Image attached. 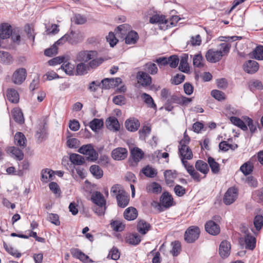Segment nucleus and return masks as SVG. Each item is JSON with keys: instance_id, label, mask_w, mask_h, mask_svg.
Segmentation results:
<instances>
[{"instance_id": "f257e3e1", "label": "nucleus", "mask_w": 263, "mask_h": 263, "mask_svg": "<svg viewBox=\"0 0 263 263\" xmlns=\"http://www.w3.org/2000/svg\"><path fill=\"white\" fill-rule=\"evenodd\" d=\"M231 45L227 43L220 44L217 49H210L205 54L206 60L211 63H216L220 61L222 57L227 55L230 50Z\"/></svg>"}, {"instance_id": "f03ea898", "label": "nucleus", "mask_w": 263, "mask_h": 263, "mask_svg": "<svg viewBox=\"0 0 263 263\" xmlns=\"http://www.w3.org/2000/svg\"><path fill=\"white\" fill-rule=\"evenodd\" d=\"M91 200L95 204L92 208L93 211L98 216L104 215L106 210V201L103 194L100 192L95 191L91 194Z\"/></svg>"}, {"instance_id": "7ed1b4c3", "label": "nucleus", "mask_w": 263, "mask_h": 263, "mask_svg": "<svg viewBox=\"0 0 263 263\" xmlns=\"http://www.w3.org/2000/svg\"><path fill=\"white\" fill-rule=\"evenodd\" d=\"M78 152L86 156L88 160L92 162L96 161L98 158V154L94 149L93 146L91 144L83 145L80 147Z\"/></svg>"}, {"instance_id": "20e7f679", "label": "nucleus", "mask_w": 263, "mask_h": 263, "mask_svg": "<svg viewBox=\"0 0 263 263\" xmlns=\"http://www.w3.org/2000/svg\"><path fill=\"white\" fill-rule=\"evenodd\" d=\"M200 231L197 226H191L185 231L184 239L187 243L194 242L199 236Z\"/></svg>"}, {"instance_id": "39448f33", "label": "nucleus", "mask_w": 263, "mask_h": 263, "mask_svg": "<svg viewBox=\"0 0 263 263\" xmlns=\"http://www.w3.org/2000/svg\"><path fill=\"white\" fill-rule=\"evenodd\" d=\"M97 56V52L93 50H82L79 52L76 57V60L82 63H86Z\"/></svg>"}, {"instance_id": "423d86ee", "label": "nucleus", "mask_w": 263, "mask_h": 263, "mask_svg": "<svg viewBox=\"0 0 263 263\" xmlns=\"http://www.w3.org/2000/svg\"><path fill=\"white\" fill-rule=\"evenodd\" d=\"M179 153L182 163L185 165V162L188 163L186 160H190L193 158V153L187 145H179Z\"/></svg>"}, {"instance_id": "0eeeda50", "label": "nucleus", "mask_w": 263, "mask_h": 263, "mask_svg": "<svg viewBox=\"0 0 263 263\" xmlns=\"http://www.w3.org/2000/svg\"><path fill=\"white\" fill-rule=\"evenodd\" d=\"M26 77V70L24 68H20L14 72L12 81L15 84L20 85L25 80Z\"/></svg>"}, {"instance_id": "6e6552de", "label": "nucleus", "mask_w": 263, "mask_h": 263, "mask_svg": "<svg viewBox=\"0 0 263 263\" xmlns=\"http://www.w3.org/2000/svg\"><path fill=\"white\" fill-rule=\"evenodd\" d=\"M237 196V190L235 187H230L226 192L223 201L226 205H230L236 200Z\"/></svg>"}, {"instance_id": "1a4fd4ad", "label": "nucleus", "mask_w": 263, "mask_h": 263, "mask_svg": "<svg viewBox=\"0 0 263 263\" xmlns=\"http://www.w3.org/2000/svg\"><path fill=\"white\" fill-rule=\"evenodd\" d=\"M137 79L139 84L143 86H147L152 83V78L146 72L139 71L137 74Z\"/></svg>"}, {"instance_id": "9d476101", "label": "nucleus", "mask_w": 263, "mask_h": 263, "mask_svg": "<svg viewBox=\"0 0 263 263\" xmlns=\"http://www.w3.org/2000/svg\"><path fill=\"white\" fill-rule=\"evenodd\" d=\"M127 156V151L125 148L118 147L112 150V158L116 160H121L125 159Z\"/></svg>"}, {"instance_id": "9b49d317", "label": "nucleus", "mask_w": 263, "mask_h": 263, "mask_svg": "<svg viewBox=\"0 0 263 263\" xmlns=\"http://www.w3.org/2000/svg\"><path fill=\"white\" fill-rule=\"evenodd\" d=\"M205 229L208 233L213 235H218L220 231L219 225L213 220H210L205 223Z\"/></svg>"}, {"instance_id": "f8f14e48", "label": "nucleus", "mask_w": 263, "mask_h": 263, "mask_svg": "<svg viewBox=\"0 0 263 263\" xmlns=\"http://www.w3.org/2000/svg\"><path fill=\"white\" fill-rule=\"evenodd\" d=\"M231 251V244L227 241H222L219 246V253L220 256L222 258H226L228 257L230 254Z\"/></svg>"}, {"instance_id": "ddd939ff", "label": "nucleus", "mask_w": 263, "mask_h": 263, "mask_svg": "<svg viewBox=\"0 0 263 263\" xmlns=\"http://www.w3.org/2000/svg\"><path fill=\"white\" fill-rule=\"evenodd\" d=\"M243 68L246 72L254 73L258 70L259 65L255 61L249 60L244 64Z\"/></svg>"}, {"instance_id": "4468645a", "label": "nucleus", "mask_w": 263, "mask_h": 263, "mask_svg": "<svg viewBox=\"0 0 263 263\" xmlns=\"http://www.w3.org/2000/svg\"><path fill=\"white\" fill-rule=\"evenodd\" d=\"M183 166L194 181L196 182L200 181L201 179V176L200 174L195 170L192 165H190L189 163L185 162V165Z\"/></svg>"}, {"instance_id": "2eb2a0df", "label": "nucleus", "mask_w": 263, "mask_h": 263, "mask_svg": "<svg viewBox=\"0 0 263 263\" xmlns=\"http://www.w3.org/2000/svg\"><path fill=\"white\" fill-rule=\"evenodd\" d=\"M116 199L117 200L118 205L121 208L126 206L129 201L128 195L125 192H121L117 195Z\"/></svg>"}, {"instance_id": "dca6fc26", "label": "nucleus", "mask_w": 263, "mask_h": 263, "mask_svg": "<svg viewBox=\"0 0 263 263\" xmlns=\"http://www.w3.org/2000/svg\"><path fill=\"white\" fill-rule=\"evenodd\" d=\"M125 124L126 129L130 132L137 130L140 126V122L137 119L135 118H130L127 120Z\"/></svg>"}, {"instance_id": "f3484780", "label": "nucleus", "mask_w": 263, "mask_h": 263, "mask_svg": "<svg viewBox=\"0 0 263 263\" xmlns=\"http://www.w3.org/2000/svg\"><path fill=\"white\" fill-rule=\"evenodd\" d=\"M106 125L108 129L114 132L119 130L120 125L118 120L115 117H109L106 121Z\"/></svg>"}, {"instance_id": "a211bd4d", "label": "nucleus", "mask_w": 263, "mask_h": 263, "mask_svg": "<svg viewBox=\"0 0 263 263\" xmlns=\"http://www.w3.org/2000/svg\"><path fill=\"white\" fill-rule=\"evenodd\" d=\"M160 201L163 207L168 208L172 205L173 199L168 193L164 192L161 195Z\"/></svg>"}, {"instance_id": "6ab92c4d", "label": "nucleus", "mask_w": 263, "mask_h": 263, "mask_svg": "<svg viewBox=\"0 0 263 263\" xmlns=\"http://www.w3.org/2000/svg\"><path fill=\"white\" fill-rule=\"evenodd\" d=\"M71 254L72 255L77 258H78L80 260L87 262L89 259V257L83 253L81 250L78 249H71L70 250Z\"/></svg>"}, {"instance_id": "aec40b11", "label": "nucleus", "mask_w": 263, "mask_h": 263, "mask_svg": "<svg viewBox=\"0 0 263 263\" xmlns=\"http://www.w3.org/2000/svg\"><path fill=\"white\" fill-rule=\"evenodd\" d=\"M137 210L135 208H128L124 212V217L128 220H134L137 218Z\"/></svg>"}, {"instance_id": "412c9836", "label": "nucleus", "mask_w": 263, "mask_h": 263, "mask_svg": "<svg viewBox=\"0 0 263 263\" xmlns=\"http://www.w3.org/2000/svg\"><path fill=\"white\" fill-rule=\"evenodd\" d=\"M196 169L201 173L206 175L209 172L208 164L202 160H197L195 165Z\"/></svg>"}, {"instance_id": "4be33fe9", "label": "nucleus", "mask_w": 263, "mask_h": 263, "mask_svg": "<svg viewBox=\"0 0 263 263\" xmlns=\"http://www.w3.org/2000/svg\"><path fill=\"white\" fill-rule=\"evenodd\" d=\"M7 97L10 102L13 103H17L19 101L18 93L16 90L13 88H10L7 90Z\"/></svg>"}, {"instance_id": "5701e85b", "label": "nucleus", "mask_w": 263, "mask_h": 263, "mask_svg": "<svg viewBox=\"0 0 263 263\" xmlns=\"http://www.w3.org/2000/svg\"><path fill=\"white\" fill-rule=\"evenodd\" d=\"M26 138L23 133L17 132L15 134L14 136V141L16 145L24 148L26 146Z\"/></svg>"}, {"instance_id": "b1692460", "label": "nucleus", "mask_w": 263, "mask_h": 263, "mask_svg": "<svg viewBox=\"0 0 263 263\" xmlns=\"http://www.w3.org/2000/svg\"><path fill=\"white\" fill-rule=\"evenodd\" d=\"M161 190V186L156 182H153L146 186V191L149 193L159 194Z\"/></svg>"}, {"instance_id": "393cba45", "label": "nucleus", "mask_w": 263, "mask_h": 263, "mask_svg": "<svg viewBox=\"0 0 263 263\" xmlns=\"http://www.w3.org/2000/svg\"><path fill=\"white\" fill-rule=\"evenodd\" d=\"M208 162L211 168L212 172L214 174H217L220 172V164L217 162L212 157H209Z\"/></svg>"}, {"instance_id": "a878e982", "label": "nucleus", "mask_w": 263, "mask_h": 263, "mask_svg": "<svg viewBox=\"0 0 263 263\" xmlns=\"http://www.w3.org/2000/svg\"><path fill=\"white\" fill-rule=\"evenodd\" d=\"M138 39V34L135 31H131L127 34L125 39V42L127 44H134Z\"/></svg>"}, {"instance_id": "bb28decb", "label": "nucleus", "mask_w": 263, "mask_h": 263, "mask_svg": "<svg viewBox=\"0 0 263 263\" xmlns=\"http://www.w3.org/2000/svg\"><path fill=\"white\" fill-rule=\"evenodd\" d=\"M187 60L188 57L187 55L182 56L179 66V69L184 73H188L190 71V66L187 63Z\"/></svg>"}, {"instance_id": "cd10ccee", "label": "nucleus", "mask_w": 263, "mask_h": 263, "mask_svg": "<svg viewBox=\"0 0 263 263\" xmlns=\"http://www.w3.org/2000/svg\"><path fill=\"white\" fill-rule=\"evenodd\" d=\"M246 248L250 250H253L256 245L255 238L250 235L247 234L244 238Z\"/></svg>"}, {"instance_id": "c85d7f7f", "label": "nucleus", "mask_w": 263, "mask_h": 263, "mask_svg": "<svg viewBox=\"0 0 263 263\" xmlns=\"http://www.w3.org/2000/svg\"><path fill=\"white\" fill-rule=\"evenodd\" d=\"M53 172L52 170L46 168L42 171V181L48 182L53 180Z\"/></svg>"}, {"instance_id": "c756f323", "label": "nucleus", "mask_w": 263, "mask_h": 263, "mask_svg": "<svg viewBox=\"0 0 263 263\" xmlns=\"http://www.w3.org/2000/svg\"><path fill=\"white\" fill-rule=\"evenodd\" d=\"M230 121L234 125L239 127L243 130H247L248 127L243 120H241L240 118L236 117H231Z\"/></svg>"}, {"instance_id": "7c9ffc66", "label": "nucleus", "mask_w": 263, "mask_h": 263, "mask_svg": "<svg viewBox=\"0 0 263 263\" xmlns=\"http://www.w3.org/2000/svg\"><path fill=\"white\" fill-rule=\"evenodd\" d=\"M150 227V224L143 220H140L137 225L138 232L143 235L145 234L149 230Z\"/></svg>"}, {"instance_id": "2f4dec72", "label": "nucleus", "mask_w": 263, "mask_h": 263, "mask_svg": "<svg viewBox=\"0 0 263 263\" xmlns=\"http://www.w3.org/2000/svg\"><path fill=\"white\" fill-rule=\"evenodd\" d=\"M131 155L133 160L136 162H139L143 157L144 153L139 148H134L131 150Z\"/></svg>"}, {"instance_id": "473e14b6", "label": "nucleus", "mask_w": 263, "mask_h": 263, "mask_svg": "<svg viewBox=\"0 0 263 263\" xmlns=\"http://www.w3.org/2000/svg\"><path fill=\"white\" fill-rule=\"evenodd\" d=\"M149 22L151 24H158L159 25L166 24L167 23L164 16L155 14L150 17Z\"/></svg>"}, {"instance_id": "72a5a7b5", "label": "nucleus", "mask_w": 263, "mask_h": 263, "mask_svg": "<svg viewBox=\"0 0 263 263\" xmlns=\"http://www.w3.org/2000/svg\"><path fill=\"white\" fill-rule=\"evenodd\" d=\"M12 115L15 122L22 124L24 123L23 114L20 108H14L12 110Z\"/></svg>"}, {"instance_id": "f704fd0d", "label": "nucleus", "mask_w": 263, "mask_h": 263, "mask_svg": "<svg viewBox=\"0 0 263 263\" xmlns=\"http://www.w3.org/2000/svg\"><path fill=\"white\" fill-rule=\"evenodd\" d=\"M89 170L96 178L100 179L103 177V171L99 165H92L90 167Z\"/></svg>"}, {"instance_id": "c9c22d12", "label": "nucleus", "mask_w": 263, "mask_h": 263, "mask_svg": "<svg viewBox=\"0 0 263 263\" xmlns=\"http://www.w3.org/2000/svg\"><path fill=\"white\" fill-rule=\"evenodd\" d=\"M103 121L101 119H94L89 123V127L92 130L97 132L103 126Z\"/></svg>"}, {"instance_id": "e433bc0d", "label": "nucleus", "mask_w": 263, "mask_h": 263, "mask_svg": "<svg viewBox=\"0 0 263 263\" xmlns=\"http://www.w3.org/2000/svg\"><path fill=\"white\" fill-rule=\"evenodd\" d=\"M164 176L166 184L170 186H172L174 182V179L176 177V172H173L171 170H167L165 171Z\"/></svg>"}, {"instance_id": "4c0bfd02", "label": "nucleus", "mask_w": 263, "mask_h": 263, "mask_svg": "<svg viewBox=\"0 0 263 263\" xmlns=\"http://www.w3.org/2000/svg\"><path fill=\"white\" fill-rule=\"evenodd\" d=\"M243 119L244 120L246 124H247V126L249 128L251 134L254 133L257 130L258 123L257 122H254L252 119L248 117H244Z\"/></svg>"}, {"instance_id": "58836bf2", "label": "nucleus", "mask_w": 263, "mask_h": 263, "mask_svg": "<svg viewBox=\"0 0 263 263\" xmlns=\"http://www.w3.org/2000/svg\"><path fill=\"white\" fill-rule=\"evenodd\" d=\"M8 151L18 160H22L24 158V154L22 151L19 148L15 147H10L8 149Z\"/></svg>"}, {"instance_id": "ea45409f", "label": "nucleus", "mask_w": 263, "mask_h": 263, "mask_svg": "<svg viewBox=\"0 0 263 263\" xmlns=\"http://www.w3.org/2000/svg\"><path fill=\"white\" fill-rule=\"evenodd\" d=\"M143 69L145 72H147L152 75L156 74L158 70L157 65L151 62L145 64L144 65Z\"/></svg>"}, {"instance_id": "a19ab883", "label": "nucleus", "mask_w": 263, "mask_h": 263, "mask_svg": "<svg viewBox=\"0 0 263 263\" xmlns=\"http://www.w3.org/2000/svg\"><path fill=\"white\" fill-rule=\"evenodd\" d=\"M69 159L70 161L75 165H82L85 162L83 157L77 154H71Z\"/></svg>"}, {"instance_id": "79ce46f5", "label": "nucleus", "mask_w": 263, "mask_h": 263, "mask_svg": "<svg viewBox=\"0 0 263 263\" xmlns=\"http://www.w3.org/2000/svg\"><path fill=\"white\" fill-rule=\"evenodd\" d=\"M253 57L257 60H263V46H257L252 51Z\"/></svg>"}, {"instance_id": "37998d69", "label": "nucleus", "mask_w": 263, "mask_h": 263, "mask_svg": "<svg viewBox=\"0 0 263 263\" xmlns=\"http://www.w3.org/2000/svg\"><path fill=\"white\" fill-rule=\"evenodd\" d=\"M105 59L102 57L97 58V57L90 60L88 64V67L90 69H96L104 61Z\"/></svg>"}, {"instance_id": "c03bdc74", "label": "nucleus", "mask_w": 263, "mask_h": 263, "mask_svg": "<svg viewBox=\"0 0 263 263\" xmlns=\"http://www.w3.org/2000/svg\"><path fill=\"white\" fill-rule=\"evenodd\" d=\"M76 69L78 74L83 75L90 70V68L88 67V64H86L85 63L81 62L77 65Z\"/></svg>"}, {"instance_id": "a18cd8bd", "label": "nucleus", "mask_w": 263, "mask_h": 263, "mask_svg": "<svg viewBox=\"0 0 263 263\" xmlns=\"http://www.w3.org/2000/svg\"><path fill=\"white\" fill-rule=\"evenodd\" d=\"M141 98L144 102L151 108H156V105L154 103L153 99L152 97L146 93H143L141 95Z\"/></svg>"}, {"instance_id": "49530a36", "label": "nucleus", "mask_w": 263, "mask_h": 263, "mask_svg": "<svg viewBox=\"0 0 263 263\" xmlns=\"http://www.w3.org/2000/svg\"><path fill=\"white\" fill-rule=\"evenodd\" d=\"M253 166L252 163L248 161L245 163L240 167V170L245 175H248L250 174L253 171Z\"/></svg>"}, {"instance_id": "de8ad7c7", "label": "nucleus", "mask_w": 263, "mask_h": 263, "mask_svg": "<svg viewBox=\"0 0 263 263\" xmlns=\"http://www.w3.org/2000/svg\"><path fill=\"white\" fill-rule=\"evenodd\" d=\"M71 21L77 25H83L87 21L85 16L80 14H75L71 18Z\"/></svg>"}, {"instance_id": "09e8293b", "label": "nucleus", "mask_w": 263, "mask_h": 263, "mask_svg": "<svg viewBox=\"0 0 263 263\" xmlns=\"http://www.w3.org/2000/svg\"><path fill=\"white\" fill-rule=\"evenodd\" d=\"M61 68L68 75H72L73 74L74 66L69 62H64L61 65Z\"/></svg>"}, {"instance_id": "8fccbe9b", "label": "nucleus", "mask_w": 263, "mask_h": 263, "mask_svg": "<svg viewBox=\"0 0 263 263\" xmlns=\"http://www.w3.org/2000/svg\"><path fill=\"white\" fill-rule=\"evenodd\" d=\"M142 173L147 177L154 178L157 174L156 170L152 168L149 165L146 166L142 169Z\"/></svg>"}, {"instance_id": "3c124183", "label": "nucleus", "mask_w": 263, "mask_h": 263, "mask_svg": "<svg viewBox=\"0 0 263 263\" xmlns=\"http://www.w3.org/2000/svg\"><path fill=\"white\" fill-rule=\"evenodd\" d=\"M141 241L140 236L137 234L129 235L127 238V242L132 245H137Z\"/></svg>"}, {"instance_id": "603ef678", "label": "nucleus", "mask_w": 263, "mask_h": 263, "mask_svg": "<svg viewBox=\"0 0 263 263\" xmlns=\"http://www.w3.org/2000/svg\"><path fill=\"white\" fill-rule=\"evenodd\" d=\"M0 61L6 64H8L12 61V58L7 52L0 51Z\"/></svg>"}, {"instance_id": "864d4df0", "label": "nucleus", "mask_w": 263, "mask_h": 263, "mask_svg": "<svg viewBox=\"0 0 263 263\" xmlns=\"http://www.w3.org/2000/svg\"><path fill=\"white\" fill-rule=\"evenodd\" d=\"M203 59L201 54H197L195 55L193 58V63L195 67H202L203 66Z\"/></svg>"}, {"instance_id": "5fc2aeb1", "label": "nucleus", "mask_w": 263, "mask_h": 263, "mask_svg": "<svg viewBox=\"0 0 263 263\" xmlns=\"http://www.w3.org/2000/svg\"><path fill=\"white\" fill-rule=\"evenodd\" d=\"M172 249L171 253L174 256H177L181 250L180 243L178 241H175L172 243Z\"/></svg>"}, {"instance_id": "6e6d98bb", "label": "nucleus", "mask_w": 263, "mask_h": 263, "mask_svg": "<svg viewBox=\"0 0 263 263\" xmlns=\"http://www.w3.org/2000/svg\"><path fill=\"white\" fill-rule=\"evenodd\" d=\"M168 60H169V62H168V64H169L171 68H175L178 66L179 59L177 55H171L168 58Z\"/></svg>"}, {"instance_id": "4d7b16f0", "label": "nucleus", "mask_w": 263, "mask_h": 263, "mask_svg": "<svg viewBox=\"0 0 263 263\" xmlns=\"http://www.w3.org/2000/svg\"><path fill=\"white\" fill-rule=\"evenodd\" d=\"M254 225L257 231L260 230L263 226V216H256L254 219Z\"/></svg>"}, {"instance_id": "13d9d810", "label": "nucleus", "mask_w": 263, "mask_h": 263, "mask_svg": "<svg viewBox=\"0 0 263 263\" xmlns=\"http://www.w3.org/2000/svg\"><path fill=\"white\" fill-rule=\"evenodd\" d=\"M113 78H105L102 80L101 84L102 88L104 89H108L114 86Z\"/></svg>"}, {"instance_id": "bf43d9fd", "label": "nucleus", "mask_w": 263, "mask_h": 263, "mask_svg": "<svg viewBox=\"0 0 263 263\" xmlns=\"http://www.w3.org/2000/svg\"><path fill=\"white\" fill-rule=\"evenodd\" d=\"M201 43V37L200 35L198 34L195 36H193L191 37V40L187 42V44H190L193 46H199Z\"/></svg>"}, {"instance_id": "052dcab7", "label": "nucleus", "mask_w": 263, "mask_h": 263, "mask_svg": "<svg viewBox=\"0 0 263 263\" xmlns=\"http://www.w3.org/2000/svg\"><path fill=\"white\" fill-rule=\"evenodd\" d=\"M50 190L56 195V196H60L61 194V190L58 184L54 182H50L49 184Z\"/></svg>"}, {"instance_id": "680f3d73", "label": "nucleus", "mask_w": 263, "mask_h": 263, "mask_svg": "<svg viewBox=\"0 0 263 263\" xmlns=\"http://www.w3.org/2000/svg\"><path fill=\"white\" fill-rule=\"evenodd\" d=\"M46 135V130L44 125H40L36 132V137L40 140H42Z\"/></svg>"}, {"instance_id": "e2e57ef3", "label": "nucleus", "mask_w": 263, "mask_h": 263, "mask_svg": "<svg viewBox=\"0 0 263 263\" xmlns=\"http://www.w3.org/2000/svg\"><path fill=\"white\" fill-rule=\"evenodd\" d=\"M112 229L117 232H120L123 230L124 226L119 221H114L110 223Z\"/></svg>"}, {"instance_id": "0e129e2a", "label": "nucleus", "mask_w": 263, "mask_h": 263, "mask_svg": "<svg viewBox=\"0 0 263 263\" xmlns=\"http://www.w3.org/2000/svg\"><path fill=\"white\" fill-rule=\"evenodd\" d=\"M120 253L118 249L116 248H113L109 252L107 257L110 258L111 259L116 260L120 257Z\"/></svg>"}, {"instance_id": "69168bd1", "label": "nucleus", "mask_w": 263, "mask_h": 263, "mask_svg": "<svg viewBox=\"0 0 263 263\" xmlns=\"http://www.w3.org/2000/svg\"><path fill=\"white\" fill-rule=\"evenodd\" d=\"M58 53L57 46L54 44L51 47L46 49L44 51L45 55L52 57Z\"/></svg>"}, {"instance_id": "338daca9", "label": "nucleus", "mask_w": 263, "mask_h": 263, "mask_svg": "<svg viewBox=\"0 0 263 263\" xmlns=\"http://www.w3.org/2000/svg\"><path fill=\"white\" fill-rule=\"evenodd\" d=\"M124 192L121 190V186L119 184L114 185L110 190V194L112 196H115L117 197V195L120 194L121 192Z\"/></svg>"}, {"instance_id": "774afa93", "label": "nucleus", "mask_w": 263, "mask_h": 263, "mask_svg": "<svg viewBox=\"0 0 263 263\" xmlns=\"http://www.w3.org/2000/svg\"><path fill=\"white\" fill-rule=\"evenodd\" d=\"M106 40L111 47H114L116 45L118 41L114 33L111 32H109L108 35L106 36Z\"/></svg>"}]
</instances>
